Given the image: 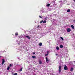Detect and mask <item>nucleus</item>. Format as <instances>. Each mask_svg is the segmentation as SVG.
Here are the masks:
<instances>
[{
	"label": "nucleus",
	"instance_id": "f257e3e1",
	"mask_svg": "<svg viewBox=\"0 0 75 75\" xmlns=\"http://www.w3.org/2000/svg\"><path fill=\"white\" fill-rule=\"evenodd\" d=\"M64 70H68V67L66 65H64Z\"/></svg>",
	"mask_w": 75,
	"mask_h": 75
},
{
	"label": "nucleus",
	"instance_id": "f03ea898",
	"mask_svg": "<svg viewBox=\"0 0 75 75\" xmlns=\"http://www.w3.org/2000/svg\"><path fill=\"white\" fill-rule=\"evenodd\" d=\"M58 71L59 73H60V72H61V65L59 66Z\"/></svg>",
	"mask_w": 75,
	"mask_h": 75
},
{
	"label": "nucleus",
	"instance_id": "7ed1b4c3",
	"mask_svg": "<svg viewBox=\"0 0 75 75\" xmlns=\"http://www.w3.org/2000/svg\"><path fill=\"white\" fill-rule=\"evenodd\" d=\"M71 31V29L69 28H68L67 29V31L68 33H69Z\"/></svg>",
	"mask_w": 75,
	"mask_h": 75
},
{
	"label": "nucleus",
	"instance_id": "20e7f679",
	"mask_svg": "<svg viewBox=\"0 0 75 75\" xmlns=\"http://www.w3.org/2000/svg\"><path fill=\"white\" fill-rule=\"evenodd\" d=\"M46 60L47 63H48V61H49V59L47 57H46Z\"/></svg>",
	"mask_w": 75,
	"mask_h": 75
},
{
	"label": "nucleus",
	"instance_id": "39448f33",
	"mask_svg": "<svg viewBox=\"0 0 75 75\" xmlns=\"http://www.w3.org/2000/svg\"><path fill=\"white\" fill-rule=\"evenodd\" d=\"M6 62V61L4 60V59H2V65H3L4 63V62Z\"/></svg>",
	"mask_w": 75,
	"mask_h": 75
},
{
	"label": "nucleus",
	"instance_id": "423d86ee",
	"mask_svg": "<svg viewBox=\"0 0 75 75\" xmlns=\"http://www.w3.org/2000/svg\"><path fill=\"white\" fill-rule=\"evenodd\" d=\"M56 49L57 51L59 50V47H58V46H57L56 47Z\"/></svg>",
	"mask_w": 75,
	"mask_h": 75
},
{
	"label": "nucleus",
	"instance_id": "0eeeda50",
	"mask_svg": "<svg viewBox=\"0 0 75 75\" xmlns=\"http://www.w3.org/2000/svg\"><path fill=\"white\" fill-rule=\"evenodd\" d=\"M73 70H74V68L71 67L70 69V71L72 72V71H73Z\"/></svg>",
	"mask_w": 75,
	"mask_h": 75
},
{
	"label": "nucleus",
	"instance_id": "6e6552de",
	"mask_svg": "<svg viewBox=\"0 0 75 75\" xmlns=\"http://www.w3.org/2000/svg\"><path fill=\"white\" fill-rule=\"evenodd\" d=\"M25 37L28 38L29 39V40H30V37L29 36H26Z\"/></svg>",
	"mask_w": 75,
	"mask_h": 75
},
{
	"label": "nucleus",
	"instance_id": "1a4fd4ad",
	"mask_svg": "<svg viewBox=\"0 0 75 75\" xmlns=\"http://www.w3.org/2000/svg\"><path fill=\"white\" fill-rule=\"evenodd\" d=\"M39 63L40 64H42V62L41 60H39Z\"/></svg>",
	"mask_w": 75,
	"mask_h": 75
},
{
	"label": "nucleus",
	"instance_id": "9d476101",
	"mask_svg": "<svg viewBox=\"0 0 75 75\" xmlns=\"http://www.w3.org/2000/svg\"><path fill=\"white\" fill-rule=\"evenodd\" d=\"M70 11H71V10H70V9H69L68 10H67V13H69V12H70Z\"/></svg>",
	"mask_w": 75,
	"mask_h": 75
},
{
	"label": "nucleus",
	"instance_id": "9b49d317",
	"mask_svg": "<svg viewBox=\"0 0 75 75\" xmlns=\"http://www.w3.org/2000/svg\"><path fill=\"white\" fill-rule=\"evenodd\" d=\"M60 47L61 48H63V46L62 45H60Z\"/></svg>",
	"mask_w": 75,
	"mask_h": 75
},
{
	"label": "nucleus",
	"instance_id": "f8f14e48",
	"mask_svg": "<svg viewBox=\"0 0 75 75\" xmlns=\"http://www.w3.org/2000/svg\"><path fill=\"white\" fill-rule=\"evenodd\" d=\"M18 33L17 32L15 33V35H16V36H17L18 35Z\"/></svg>",
	"mask_w": 75,
	"mask_h": 75
},
{
	"label": "nucleus",
	"instance_id": "ddd939ff",
	"mask_svg": "<svg viewBox=\"0 0 75 75\" xmlns=\"http://www.w3.org/2000/svg\"><path fill=\"white\" fill-rule=\"evenodd\" d=\"M71 27L73 29H74V26L73 25H71Z\"/></svg>",
	"mask_w": 75,
	"mask_h": 75
},
{
	"label": "nucleus",
	"instance_id": "4468645a",
	"mask_svg": "<svg viewBox=\"0 0 75 75\" xmlns=\"http://www.w3.org/2000/svg\"><path fill=\"white\" fill-rule=\"evenodd\" d=\"M22 70H23V67L21 68L19 70V71H22Z\"/></svg>",
	"mask_w": 75,
	"mask_h": 75
},
{
	"label": "nucleus",
	"instance_id": "2eb2a0df",
	"mask_svg": "<svg viewBox=\"0 0 75 75\" xmlns=\"http://www.w3.org/2000/svg\"><path fill=\"white\" fill-rule=\"evenodd\" d=\"M32 57L33 58H36V57H35V56H32Z\"/></svg>",
	"mask_w": 75,
	"mask_h": 75
},
{
	"label": "nucleus",
	"instance_id": "dca6fc26",
	"mask_svg": "<svg viewBox=\"0 0 75 75\" xmlns=\"http://www.w3.org/2000/svg\"><path fill=\"white\" fill-rule=\"evenodd\" d=\"M46 22H47L46 21H44L43 22V23L44 24H45V23H46Z\"/></svg>",
	"mask_w": 75,
	"mask_h": 75
},
{
	"label": "nucleus",
	"instance_id": "f3484780",
	"mask_svg": "<svg viewBox=\"0 0 75 75\" xmlns=\"http://www.w3.org/2000/svg\"><path fill=\"white\" fill-rule=\"evenodd\" d=\"M42 43H39V46H42Z\"/></svg>",
	"mask_w": 75,
	"mask_h": 75
},
{
	"label": "nucleus",
	"instance_id": "a211bd4d",
	"mask_svg": "<svg viewBox=\"0 0 75 75\" xmlns=\"http://www.w3.org/2000/svg\"><path fill=\"white\" fill-rule=\"evenodd\" d=\"M7 69V70H9V69H10V66H8V67Z\"/></svg>",
	"mask_w": 75,
	"mask_h": 75
},
{
	"label": "nucleus",
	"instance_id": "6ab92c4d",
	"mask_svg": "<svg viewBox=\"0 0 75 75\" xmlns=\"http://www.w3.org/2000/svg\"><path fill=\"white\" fill-rule=\"evenodd\" d=\"M48 55V52H47V54H46L45 55V56H47V55Z\"/></svg>",
	"mask_w": 75,
	"mask_h": 75
},
{
	"label": "nucleus",
	"instance_id": "aec40b11",
	"mask_svg": "<svg viewBox=\"0 0 75 75\" xmlns=\"http://www.w3.org/2000/svg\"><path fill=\"white\" fill-rule=\"evenodd\" d=\"M50 6V4H47V6L48 7H49V6Z\"/></svg>",
	"mask_w": 75,
	"mask_h": 75
},
{
	"label": "nucleus",
	"instance_id": "412c9836",
	"mask_svg": "<svg viewBox=\"0 0 75 75\" xmlns=\"http://www.w3.org/2000/svg\"><path fill=\"white\" fill-rule=\"evenodd\" d=\"M43 22V20H42L40 22V24H41V23H42Z\"/></svg>",
	"mask_w": 75,
	"mask_h": 75
},
{
	"label": "nucleus",
	"instance_id": "4be33fe9",
	"mask_svg": "<svg viewBox=\"0 0 75 75\" xmlns=\"http://www.w3.org/2000/svg\"><path fill=\"white\" fill-rule=\"evenodd\" d=\"M60 38L62 39V40L63 41L64 40V39H63V38H62V37H61Z\"/></svg>",
	"mask_w": 75,
	"mask_h": 75
},
{
	"label": "nucleus",
	"instance_id": "5701e85b",
	"mask_svg": "<svg viewBox=\"0 0 75 75\" xmlns=\"http://www.w3.org/2000/svg\"><path fill=\"white\" fill-rule=\"evenodd\" d=\"M39 17H40V18H42V17H41V16H39Z\"/></svg>",
	"mask_w": 75,
	"mask_h": 75
},
{
	"label": "nucleus",
	"instance_id": "b1692460",
	"mask_svg": "<svg viewBox=\"0 0 75 75\" xmlns=\"http://www.w3.org/2000/svg\"><path fill=\"white\" fill-rule=\"evenodd\" d=\"M47 18H48V17H45V20H47Z\"/></svg>",
	"mask_w": 75,
	"mask_h": 75
},
{
	"label": "nucleus",
	"instance_id": "393cba45",
	"mask_svg": "<svg viewBox=\"0 0 75 75\" xmlns=\"http://www.w3.org/2000/svg\"><path fill=\"white\" fill-rule=\"evenodd\" d=\"M14 74L15 75H18L17 73H15V74Z\"/></svg>",
	"mask_w": 75,
	"mask_h": 75
},
{
	"label": "nucleus",
	"instance_id": "a878e982",
	"mask_svg": "<svg viewBox=\"0 0 75 75\" xmlns=\"http://www.w3.org/2000/svg\"><path fill=\"white\" fill-rule=\"evenodd\" d=\"M10 67H12V65H11V64H10L9 65Z\"/></svg>",
	"mask_w": 75,
	"mask_h": 75
},
{
	"label": "nucleus",
	"instance_id": "bb28decb",
	"mask_svg": "<svg viewBox=\"0 0 75 75\" xmlns=\"http://www.w3.org/2000/svg\"><path fill=\"white\" fill-rule=\"evenodd\" d=\"M73 21L75 22V20H74Z\"/></svg>",
	"mask_w": 75,
	"mask_h": 75
},
{
	"label": "nucleus",
	"instance_id": "cd10ccee",
	"mask_svg": "<svg viewBox=\"0 0 75 75\" xmlns=\"http://www.w3.org/2000/svg\"><path fill=\"white\" fill-rule=\"evenodd\" d=\"M40 27V26L39 25H38V28Z\"/></svg>",
	"mask_w": 75,
	"mask_h": 75
},
{
	"label": "nucleus",
	"instance_id": "c85d7f7f",
	"mask_svg": "<svg viewBox=\"0 0 75 75\" xmlns=\"http://www.w3.org/2000/svg\"><path fill=\"white\" fill-rule=\"evenodd\" d=\"M35 54V53L34 52L33 53V54Z\"/></svg>",
	"mask_w": 75,
	"mask_h": 75
},
{
	"label": "nucleus",
	"instance_id": "c756f323",
	"mask_svg": "<svg viewBox=\"0 0 75 75\" xmlns=\"http://www.w3.org/2000/svg\"><path fill=\"white\" fill-rule=\"evenodd\" d=\"M56 55H58V54H56Z\"/></svg>",
	"mask_w": 75,
	"mask_h": 75
},
{
	"label": "nucleus",
	"instance_id": "7c9ffc66",
	"mask_svg": "<svg viewBox=\"0 0 75 75\" xmlns=\"http://www.w3.org/2000/svg\"><path fill=\"white\" fill-rule=\"evenodd\" d=\"M74 2H75V0H74Z\"/></svg>",
	"mask_w": 75,
	"mask_h": 75
},
{
	"label": "nucleus",
	"instance_id": "2f4dec72",
	"mask_svg": "<svg viewBox=\"0 0 75 75\" xmlns=\"http://www.w3.org/2000/svg\"><path fill=\"white\" fill-rule=\"evenodd\" d=\"M1 57H0V58H1Z\"/></svg>",
	"mask_w": 75,
	"mask_h": 75
}]
</instances>
